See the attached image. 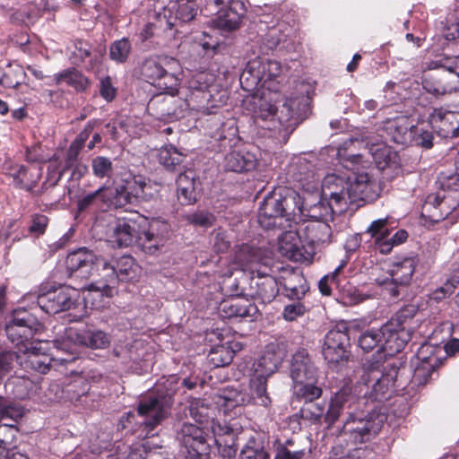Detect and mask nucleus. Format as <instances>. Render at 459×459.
Masks as SVG:
<instances>
[{
	"instance_id": "45",
	"label": "nucleus",
	"mask_w": 459,
	"mask_h": 459,
	"mask_svg": "<svg viewBox=\"0 0 459 459\" xmlns=\"http://www.w3.org/2000/svg\"><path fill=\"white\" fill-rule=\"evenodd\" d=\"M175 12L174 22L177 26V21L181 22H188L195 18L198 13L199 8L195 0H178L172 6ZM178 29V27H176Z\"/></svg>"
},
{
	"instance_id": "13",
	"label": "nucleus",
	"mask_w": 459,
	"mask_h": 459,
	"mask_svg": "<svg viewBox=\"0 0 459 459\" xmlns=\"http://www.w3.org/2000/svg\"><path fill=\"white\" fill-rule=\"evenodd\" d=\"M322 197L328 200L339 214L346 212L351 204L350 179L336 175H327L322 183Z\"/></svg>"
},
{
	"instance_id": "5",
	"label": "nucleus",
	"mask_w": 459,
	"mask_h": 459,
	"mask_svg": "<svg viewBox=\"0 0 459 459\" xmlns=\"http://www.w3.org/2000/svg\"><path fill=\"white\" fill-rule=\"evenodd\" d=\"M281 74V65L278 61H262L260 58L250 60L240 75V83L247 91L257 87L266 88L270 91H278L275 82Z\"/></svg>"
},
{
	"instance_id": "10",
	"label": "nucleus",
	"mask_w": 459,
	"mask_h": 459,
	"mask_svg": "<svg viewBox=\"0 0 459 459\" xmlns=\"http://www.w3.org/2000/svg\"><path fill=\"white\" fill-rule=\"evenodd\" d=\"M417 266V260L413 257H406L400 262L394 263L386 275L378 277L376 281L383 286L389 294L397 298L401 290L409 285Z\"/></svg>"
},
{
	"instance_id": "32",
	"label": "nucleus",
	"mask_w": 459,
	"mask_h": 459,
	"mask_svg": "<svg viewBox=\"0 0 459 459\" xmlns=\"http://www.w3.org/2000/svg\"><path fill=\"white\" fill-rule=\"evenodd\" d=\"M196 174L192 169L180 173L177 178L178 198L182 204H192L196 201Z\"/></svg>"
},
{
	"instance_id": "51",
	"label": "nucleus",
	"mask_w": 459,
	"mask_h": 459,
	"mask_svg": "<svg viewBox=\"0 0 459 459\" xmlns=\"http://www.w3.org/2000/svg\"><path fill=\"white\" fill-rule=\"evenodd\" d=\"M234 356V351L231 347L226 345H218L213 347L209 354L210 361L214 367H223L229 365Z\"/></svg>"
},
{
	"instance_id": "6",
	"label": "nucleus",
	"mask_w": 459,
	"mask_h": 459,
	"mask_svg": "<svg viewBox=\"0 0 459 459\" xmlns=\"http://www.w3.org/2000/svg\"><path fill=\"white\" fill-rule=\"evenodd\" d=\"M397 377L398 368L394 365H390L382 371L377 363L364 364L359 384L366 386L372 384L371 392H365V395L376 401H382L394 385Z\"/></svg>"
},
{
	"instance_id": "1",
	"label": "nucleus",
	"mask_w": 459,
	"mask_h": 459,
	"mask_svg": "<svg viewBox=\"0 0 459 459\" xmlns=\"http://www.w3.org/2000/svg\"><path fill=\"white\" fill-rule=\"evenodd\" d=\"M169 236V225L158 219L140 222L133 220H118L113 229L110 241L118 247L135 244L144 253L154 255L165 245Z\"/></svg>"
},
{
	"instance_id": "56",
	"label": "nucleus",
	"mask_w": 459,
	"mask_h": 459,
	"mask_svg": "<svg viewBox=\"0 0 459 459\" xmlns=\"http://www.w3.org/2000/svg\"><path fill=\"white\" fill-rule=\"evenodd\" d=\"M325 408L324 403L308 402L300 409L301 417L312 422H319L325 420Z\"/></svg>"
},
{
	"instance_id": "48",
	"label": "nucleus",
	"mask_w": 459,
	"mask_h": 459,
	"mask_svg": "<svg viewBox=\"0 0 459 459\" xmlns=\"http://www.w3.org/2000/svg\"><path fill=\"white\" fill-rule=\"evenodd\" d=\"M212 432L217 446H237V433L230 426L220 423L214 424Z\"/></svg>"
},
{
	"instance_id": "40",
	"label": "nucleus",
	"mask_w": 459,
	"mask_h": 459,
	"mask_svg": "<svg viewBox=\"0 0 459 459\" xmlns=\"http://www.w3.org/2000/svg\"><path fill=\"white\" fill-rule=\"evenodd\" d=\"M115 268L119 281H134L140 276L141 268L130 255L117 259Z\"/></svg>"
},
{
	"instance_id": "36",
	"label": "nucleus",
	"mask_w": 459,
	"mask_h": 459,
	"mask_svg": "<svg viewBox=\"0 0 459 459\" xmlns=\"http://www.w3.org/2000/svg\"><path fill=\"white\" fill-rule=\"evenodd\" d=\"M97 256L85 247L78 248L68 254L65 264L67 270L72 273L82 271L88 273L93 269Z\"/></svg>"
},
{
	"instance_id": "39",
	"label": "nucleus",
	"mask_w": 459,
	"mask_h": 459,
	"mask_svg": "<svg viewBox=\"0 0 459 459\" xmlns=\"http://www.w3.org/2000/svg\"><path fill=\"white\" fill-rule=\"evenodd\" d=\"M289 174L292 178L302 184L315 181L314 165L305 158H299L293 161L289 169Z\"/></svg>"
},
{
	"instance_id": "64",
	"label": "nucleus",
	"mask_w": 459,
	"mask_h": 459,
	"mask_svg": "<svg viewBox=\"0 0 459 459\" xmlns=\"http://www.w3.org/2000/svg\"><path fill=\"white\" fill-rule=\"evenodd\" d=\"M323 356L328 363H339L347 359L346 347L335 348L329 345L323 346Z\"/></svg>"
},
{
	"instance_id": "53",
	"label": "nucleus",
	"mask_w": 459,
	"mask_h": 459,
	"mask_svg": "<svg viewBox=\"0 0 459 459\" xmlns=\"http://www.w3.org/2000/svg\"><path fill=\"white\" fill-rule=\"evenodd\" d=\"M131 44L126 38L116 40L109 47V56L117 63H125L130 54Z\"/></svg>"
},
{
	"instance_id": "35",
	"label": "nucleus",
	"mask_w": 459,
	"mask_h": 459,
	"mask_svg": "<svg viewBox=\"0 0 459 459\" xmlns=\"http://www.w3.org/2000/svg\"><path fill=\"white\" fill-rule=\"evenodd\" d=\"M257 311L256 306L243 299H235L225 302L220 308L221 316L225 318L252 317Z\"/></svg>"
},
{
	"instance_id": "28",
	"label": "nucleus",
	"mask_w": 459,
	"mask_h": 459,
	"mask_svg": "<svg viewBox=\"0 0 459 459\" xmlns=\"http://www.w3.org/2000/svg\"><path fill=\"white\" fill-rule=\"evenodd\" d=\"M445 72L428 74L423 78V89L434 95L441 96L459 91V85L454 82Z\"/></svg>"
},
{
	"instance_id": "38",
	"label": "nucleus",
	"mask_w": 459,
	"mask_h": 459,
	"mask_svg": "<svg viewBox=\"0 0 459 459\" xmlns=\"http://www.w3.org/2000/svg\"><path fill=\"white\" fill-rule=\"evenodd\" d=\"M56 84L65 82L77 91H84L90 84L89 80L75 68H68L55 74Z\"/></svg>"
},
{
	"instance_id": "21",
	"label": "nucleus",
	"mask_w": 459,
	"mask_h": 459,
	"mask_svg": "<svg viewBox=\"0 0 459 459\" xmlns=\"http://www.w3.org/2000/svg\"><path fill=\"white\" fill-rule=\"evenodd\" d=\"M235 263L242 271H249L252 274L255 273L260 275L263 267H267V258L260 248L248 245H242L235 253Z\"/></svg>"
},
{
	"instance_id": "14",
	"label": "nucleus",
	"mask_w": 459,
	"mask_h": 459,
	"mask_svg": "<svg viewBox=\"0 0 459 459\" xmlns=\"http://www.w3.org/2000/svg\"><path fill=\"white\" fill-rule=\"evenodd\" d=\"M92 270L97 272L99 279L91 283L87 290L98 292L101 297H112L115 287L118 283V276L115 265L103 257H97Z\"/></svg>"
},
{
	"instance_id": "59",
	"label": "nucleus",
	"mask_w": 459,
	"mask_h": 459,
	"mask_svg": "<svg viewBox=\"0 0 459 459\" xmlns=\"http://www.w3.org/2000/svg\"><path fill=\"white\" fill-rule=\"evenodd\" d=\"M418 312V307L413 304L404 306L388 321L394 322V325L400 328L408 329V323L414 317Z\"/></svg>"
},
{
	"instance_id": "25",
	"label": "nucleus",
	"mask_w": 459,
	"mask_h": 459,
	"mask_svg": "<svg viewBox=\"0 0 459 459\" xmlns=\"http://www.w3.org/2000/svg\"><path fill=\"white\" fill-rule=\"evenodd\" d=\"M430 122L440 135L452 138L459 136V113L434 109Z\"/></svg>"
},
{
	"instance_id": "3",
	"label": "nucleus",
	"mask_w": 459,
	"mask_h": 459,
	"mask_svg": "<svg viewBox=\"0 0 459 459\" xmlns=\"http://www.w3.org/2000/svg\"><path fill=\"white\" fill-rule=\"evenodd\" d=\"M363 148L365 152L370 154L378 169H385L394 160L395 152L383 142L369 143L364 139L351 138L343 143V152L339 150V155L343 159L344 167L355 169L353 166L359 164L364 152H355V150Z\"/></svg>"
},
{
	"instance_id": "62",
	"label": "nucleus",
	"mask_w": 459,
	"mask_h": 459,
	"mask_svg": "<svg viewBox=\"0 0 459 459\" xmlns=\"http://www.w3.org/2000/svg\"><path fill=\"white\" fill-rule=\"evenodd\" d=\"M412 134V141L410 145L420 146L425 149L432 147L433 134L431 132L414 126Z\"/></svg>"
},
{
	"instance_id": "57",
	"label": "nucleus",
	"mask_w": 459,
	"mask_h": 459,
	"mask_svg": "<svg viewBox=\"0 0 459 459\" xmlns=\"http://www.w3.org/2000/svg\"><path fill=\"white\" fill-rule=\"evenodd\" d=\"M189 415L196 422H204L210 417V407L203 399H193L188 405Z\"/></svg>"
},
{
	"instance_id": "54",
	"label": "nucleus",
	"mask_w": 459,
	"mask_h": 459,
	"mask_svg": "<svg viewBox=\"0 0 459 459\" xmlns=\"http://www.w3.org/2000/svg\"><path fill=\"white\" fill-rule=\"evenodd\" d=\"M284 35L281 33L278 28L270 29L267 33L261 39V46L259 53L262 55H268L271 51L275 49L279 44L283 40Z\"/></svg>"
},
{
	"instance_id": "43",
	"label": "nucleus",
	"mask_w": 459,
	"mask_h": 459,
	"mask_svg": "<svg viewBox=\"0 0 459 459\" xmlns=\"http://www.w3.org/2000/svg\"><path fill=\"white\" fill-rule=\"evenodd\" d=\"M315 381L316 380H307L302 383L293 384V396L298 401H303L304 404L320 398L323 390L315 384Z\"/></svg>"
},
{
	"instance_id": "29",
	"label": "nucleus",
	"mask_w": 459,
	"mask_h": 459,
	"mask_svg": "<svg viewBox=\"0 0 459 459\" xmlns=\"http://www.w3.org/2000/svg\"><path fill=\"white\" fill-rule=\"evenodd\" d=\"M256 164L255 155L245 148L231 151L225 156V169L233 172L250 171Z\"/></svg>"
},
{
	"instance_id": "63",
	"label": "nucleus",
	"mask_w": 459,
	"mask_h": 459,
	"mask_svg": "<svg viewBox=\"0 0 459 459\" xmlns=\"http://www.w3.org/2000/svg\"><path fill=\"white\" fill-rule=\"evenodd\" d=\"M324 344L335 348L347 347L349 336L344 331L332 329L326 333Z\"/></svg>"
},
{
	"instance_id": "61",
	"label": "nucleus",
	"mask_w": 459,
	"mask_h": 459,
	"mask_svg": "<svg viewBox=\"0 0 459 459\" xmlns=\"http://www.w3.org/2000/svg\"><path fill=\"white\" fill-rule=\"evenodd\" d=\"M214 77L206 72H198L192 75L188 82L189 88L194 91H205L212 84Z\"/></svg>"
},
{
	"instance_id": "20",
	"label": "nucleus",
	"mask_w": 459,
	"mask_h": 459,
	"mask_svg": "<svg viewBox=\"0 0 459 459\" xmlns=\"http://www.w3.org/2000/svg\"><path fill=\"white\" fill-rule=\"evenodd\" d=\"M177 92L178 90L153 96L147 104L149 114L160 120L178 117L181 113V110H178V104L182 101L175 98Z\"/></svg>"
},
{
	"instance_id": "50",
	"label": "nucleus",
	"mask_w": 459,
	"mask_h": 459,
	"mask_svg": "<svg viewBox=\"0 0 459 459\" xmlns=\"http://www.w3.org/2000/svg\"><path fill=\"white\" fill-rule=\"evenodd\" d=\"M382 341V331L380 327L378 329L373 328L363 332L358 342L359 347L367 352L374 350L375 348L377 349V352H380Z\"/></svg>"
},
{
	"instance_id": "41",
	"label": "nucleus",
	"mask_w": 459,
	"mask_h": 459,
	"mask_svg": "<svg viewBox=\"0 0 459 459\" xmlns=\"http://www.w3.org/2000/svg\"><path fill=\"white\" fill-rule=\"evenodd\" d=\"M102 204L108 207L121 208L129 204L125 185L118 186H102Z\"/></svg>"
},
{
	"instance_id": "27",
	"label": "nucleus",
	"mask_w": 459,
	"mask_h": 459,
	"mask_svg": "<svg viewBox=\"0 0 459 459\" xmlns=\"http://www.w3.org/2000/svg\"><path fill=\"white\" fill-rule=\"evenodd\" d=\"M250 287L254 290L251 295L264 303L271 302L279 291L276 280L268 275L266 269L261 271L256 279L252 278Z\"/></svg>"
},
{
	"instance_id": "23",
	"label": "nucleus",
	"mask_w": 459,
	"mask_h": 459,
	"mask_svg": "<svg viewBox=\"0 0 459 459\" xmlns=\"http://www.w3.org/2000/svg\"><path fill=\"white\" fill-rule=\"evenodd\" d=\"M301 212H307V215L313 221H326L333 214H339L334 211L333 205L328 200L322 197V194L316 193L315 195L307 194L302 197L301 206L299 207Z\"/></svg>"
},
{
	"instance_id": "11",
	"label": "nucleus",
	"mask_w": 459,
	"mask_h": 459,
	"mask_svg": "<svg viewBox=\"0 0 459 459\" xmlns=\"http://www.w3.org/2000/svg\"><path fill=\"white\" fill-rule=\"evenodd\" d=\"M459 205V192L452 191L442 195L429 194L421 206L420 214L430 222H439L448 217Z\"/></svg>"
},
{
	"instance_id": "34",
	"label": "nucleus",
	"mask_w": 459,
	"mask_h": 459,
	"mask_svg": "<svg viewBox=\"0 0 459 459\" xmlns=\"http://www.w3.org/2000/svg\"><path fill=\"white\" fill-rule=\"evenodd\" d=\"M39 326L38 319L31 314L25 310L15 311L12 320L5 326V332L7 336H13L16 334V327H22V329H19L20 333L33 335V333L38 330Z\"/></svg>"
},
{
	"instance_id": "30",
	"label": "nucleus",
	"mask_w": 459,
	"mask_h": 459,
	"mask_svg": "<svg viewBox=\"0 0 459 459\" xmlns=\"http://www.w3.org/2000/svg\"><path fill=\"white\" fill-rule=\"evenodd\" d=\"M299 230L306 241L314 247L331 242L332 230L325 221H310Z\"/></svg>"
},
{
	"instance_id": "42",
	"label": "nucleus",
	"mask_w": 459,
	"mask_h": 459,
	"mask_svg": "<svg viewBox=\"0 0 459 459\" xmlns=\"http://www.w3.org/2000/svg\"><path fill=\"white\" fill-rule=\"evenodd\" d=\"M280 253L290 260H299L301 256L299 239L296 232H285L279 238Z\"/></svg>"
},
{
	"instance_id": "49",
	"label": "nucleus",
	"mask_w": 459,
	"mask_h": 459,
	"mask_svg": "<svg viewBox=\"0 0 459 459\" xmlns=\"http://www.w3.org/2000/svg\"><path fill=\"white\" fill-rule=\"evenodd\" d=\"M78 342L91 349H105L109 344L108 335L102 331H88L82 335H78Z\"/></svg>"
},
{
	"instance_id": "58",
	"label": "nucleus",
	"mask_w": 459,
	"mask_h": 459,
	"mask_svg": "<svg viewBox=\"0 0 459 459\" xmlns=\"http://www.w3.org/2000/svg\"><path fill=\"white\" fill-rule=\"evenodd\" d=\"M50 361L51 359L48 356L31 351L28 354L25 364L35 371L46 374L49 371Z\"/></svg>"
},
{
	"instance_id": "15",
	"label": "nucleus",
	"mask_w": 459,
	"mask_h": 459,
	"mask_svg": "<svg viewBox=\"0 0 459 459\" xmlns=\"http://www.w3.org/2000/svg\"><path fill=\"white\" fill-rule=\"evenodd\" d=\"M177 438L182 443L192 458H199L208 453L209 446L204 431L190 423H183Z\"/></svg>"
},
{
	"instance_id": "33",
	"label": "nucleus",
	"mask_w": 459,
	"mask_h": 459,
	"mask_svg": "<svg viewBox=\"0 0 459 459\" xmlns=\"http://www.w3.org/2000/svg\"><path fill=\"white\" fill-rule=\"evenodd\" d=\"M429 350H433V348L429 344H423L419 350L418 359L420 360V363L415 367L413 373V380L418 385L427 384L432 375L436 373L437 358L426 355Z\"/></svg>"
},
{
	"instance_id": "60",
	"label": "nucleus",
	"mask_w": 459,
	"mask_h": 459,
	"mask_svg": "<svg viewBox=\"0 0 459 459\" xmlns=\"http://www.w3.org/2000/svg\"><path fill=\"white\" fill-rule=\"evenodd\" d=\"M391 230L392 229L389 227L388 218H384L372 221L368 227L366 233L369 234L375 240H377L389 237Z\"/></svg>"
},
{
	"instance_id": "31",
	"label": "nucleus",
	"mask_w": 459,
	"mask_h": 459,
	"mask_svg": "<svg viewBox=\"0 0 459 459\" xmlns=\"http://www.w3.org/2000/svg\"><path fill=\"white\" fill-rule=\"evenodd\" d=\"M413 126L407 117H401L388 121L385 129L394 143L410 145L412 141Z\"/></svg>"
},
{
	"instance_id": "12",
	"label": "nucleus",
	"mask_w": 459,
	"mask_h": 459,
	"mask_svg": "<svg viewBox=\"0 0 459 459\" xmlns=\"http://www.w3.org/2000/svg\"><path fill=\"white\" fill-rule=\"evenodd\" d=\"M172 404L169 394H150L140 401L137 411L140 416L145 418L143 424L153 429L169 416Z\"/></svg>"
},
{
	"instance_id": "18",
	"label": "nucleus",
	"mask_w": 459,
	"mask_h": 459,
	"mask_svg": "<svg viewBox=\"0 0 459 459\" xmlns=\"http://www.w3.org/2000/svg\"><path fill=\"white\" fill-rule=\"evenodd\" d=\"M382 344L381 351L385 356H394L400 352L411 339L409 329L400 328L394 322H387L381 326Z\"/></svg>"
},
{
	"instance_id": "37",
	"label": "nucleus",
	"mask_w": 459,
	"mask_h": 459,
	"mask_svg": "<svg viewBox=\"0 0 459 459\" xmlns=\"http://www.w3.org/2000/svg\"><path fill=\"white\" fill-rule=\"evenodd\" d=\"M170 10L165 11L163 13H159L156 23H148L141 31V38L143 40H147L158 34L160 31H163L167 38L175 37L176 33L178 32L177 24L168 18L167 13H170Z\"/></svg>"
},
{
	"instance_id": "55",
	"label": "nucleus",
	"mask_w": 459,
	"mask_h": 459,
	"mask_svg": "<svg viewBox=\"0 0 459 459\" xmlns=\"http://www.w3.org/2000/svg\"><path fill=\"white\" fill-rule=\"evenodd\" d=\"M269 457L268 452L251 438L240 451L238 459H268Z\"/></svg>"
},
{
	"instance_id": "22",
	"label": "nucleus",
	"mask_w": 459,
	"mask_h": 459,
	"mask_svg": "<svg viewBox=\"0 0 459 459\" xmlns=\"http://www.w3.org/2000/svg\"><path fill=\"white\" fill-rule=\"evenodd\" d=\"M217 6L228 7L219 12L215 20L216 26L221 30L231 31L237 30L244 14V4L235 0H214Z\"/></svg>"
},
{
	"instance_id": "26",
	"label": "nucleus",
	"mask_w": 459,
	"mask_h": 459,
	"mask_svg": "<svg viewBox=\"0 0 459 459\" xmlns=\"http://www.w3.org/2000/svg\"><path fill=\"white\" fill-rule=\"evenodd\" d=\"M290 377L293 384L316 380V370L305 350L298 351L292 357Z\"/></svg>"
},
{
	"instance_id": "46",
	"label": "nucleus",
	"mask_w": 459,
	"mask_h": 459,
	"mask_svg": "<svg viewBox=\"0 0 459 459\" xmlns=\"http://www.w3.org/2000/svg\"><path fill=\"white\" fill-rule=\"evenodd\" d=\"M126 187V195L129 204H134L139 201L147 200L148 194L146 188L149 184L146 179L141 176L134 177L125 185Z\"/></svg>"
},
{
	"instance_id": "47",
	"label": "nucleus",
	"mask_w": 459,
	"mask_h": 459,
	"mask_svg": "<svg viewBox=\"0 0 459 459\" xmlns=\"http://www.w3.org/2000/svg\"><path fill=\"white\" fill-rule=\"evenodd\" d=\"M25 73L20 66L8 65L5 69L0 67V85L4 87H18L22 82Z\"/></svg>"
},
{
	"instance_id": "2",
	"label": "nucleus",
	"mask_w": 459,
	"mask_h": 459,
	"mask_svg": "<svg viewBox=\"0 0 459 459\" xmlns=\"http://www.w3.org/2000/svg\"><path fill=\"white\" fill-rule=\"evenodd\" d=\"M348 414L333 446H339V451L343 452V444L357 446L372 439L381 430L385 419L384 415L376 412L368 413L365 417L357 416L353 412Z\"/></svg>"
},
{
	"instance_id": "19",
	"label": "nucleus",
	"mask_w": 459,
	"mask_h": 459,
	"mask_svg": "<svg viewBox=\"0 0 459 459\" xmlns=\"http://www.w3.org/2000/svg\"><path fill=\"white\" fill-rule=\"evenodd\" d=\"M358 401V396L353 393L350 385H344L339 389L329 401L328 409L325 412V421L330 428L342 415L344 410H350Z\"/></svg>"
},
{
	"instance_id": "17",
	"label": "nucleus",
	"mask_w": 459,
	"mask_h": 459,
	"mask_svg": "<svg viewBox=\"0 0 459 459\" xmlns=\"http://www.w3.org/2000/svg\"><path fill=\"white\" fill-rule=\"evenodd\" d=\"M309 107L305 96L290 98L282 104L278 117L279 122L286 129L293 130L308 113Z\"/></svg>"
},
{
	"instance_id": "8",
	"label": "nucleus",
	"mask_w": 459,
	"mask_h": 459,
	"mask_svg": "<svg viewBox=\"0 0 459 459\" xmlns=\"http://www.w3.org/2000/svg\"><path fill=\"white\" fill-rule=\"evenodd\" d=\"M266 381L267 378L254 375L250 380V394L246 395L237 390L227 391L220 396L218 403L227 410L251 403L267 407L271 399L266 392Z\"/></svg>"
},
{
	"instance_id": "16",
	"label": "nucleus",
	"mask_w": 459,
	"mask_h": 459,
	"mask_svg": "<svg viewBox=\"0 0 459 459\" xmlns=\"http://www.w3.org/2000/svg\"><path fill=\"white\" fill-rule=\"evenodd\" d=\"M285 356L284 344L279 342L269 343L262 356L254 364V375L268 378L278 369Z\"/></svg>"
},
{
	"instance_id": "24",
	"label": "nucleus",
	"mask_w": 459,
	"mask_h": 459,
	"mask_svg": "<svg viewBox=\"0 0 459 459\" xmlns=\"http://www.w3.org/2000/svg\"><path fill=\"white\" fill-rule=\"evenodd\" d=\"M351 204L371 202L377 196V185L367 172H356L355 178L350 179Z\"/></svg>"
},
{
	"instance_id": "4",
	"label": "nucleus",
	"mask_w": 459,
	"mask_h": 459,
	"mask_svg": "<svg viewBox=\"0 0 459 459\" xmlns=\"http://www.w3.org/2000/svg\"><path fill=\"white\" fill-rule=\"evenodd\" d=\"M178 63L167 56H150L141 66L143 79L163 92H174L179 86L180 79L177 74Z\"/></svg>"
},
{
	"instance_id": "7",
	"label": "nucleus",
	"mask_w": 459,
	"mask_h": 459,
	"mask_svg": "<svg viewBox=\"0 0 459 459\" xmlns=\"http://www.w3.org/2000/svg\"><path fill=\"white\" fill-rule=\"evenodd\" d=\"M299 196L295 192H289L284 196L274 193L266 196L258 212V222L261 227L269 230L280 226L278 221L289 217L294 212L296 198Z\"/></svg>"
},
{
	"instance_id": "9",
	"label": "nucleus",
	"mask_w": 459,
	"mask_h": 459,
	"mask_svg": "<svg viewBox=\"0 0 459 459\" xmlns=\"http://www.w3.org/2000/svg\"><path fill=\"white\" fill-rule=\"evenodd\" d=\"M79 293L68 286L40 292L37 296L38 306L47 314H57L77 307Z\"/></svg>"
},
{
	"instance_id": "44",
	"label": "nucleus",
	"mask_w": 459,
	"mask_h": 459,
	"mask_svg": "<svg viewBox=\"0 0 459 459\" xmlns=\"http://www.w3.org/2000/svg\"><path fill=\"white\" fill-rule=\"evenodd\" d=\"M159 162L168 170H174L180 165L186 155L173 145H165L157 151Z\"/></svg>"
},
{
	"instance_id": "52",
	"label": "nucleus",
	"mask_w": 459,
	"mask_h": 459,
	"mask_svg": "<svg viewBox=\"0 0 459 459\" xmlns=\"http://www.w3.org/2000/svg\"><path fill=\"white\" fill-rule=\"evenodd\" d=\"M93 175L98 178H111L114 171L112 160L105 156H97L91 160Z\"/></svg>"
}]
</instances>
